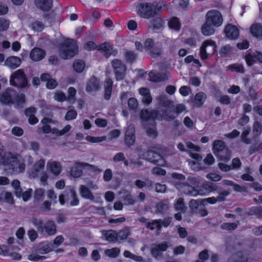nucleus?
Segmentation results:
<instances>
[{
  "instance_id": "nucleus-1",
  "label": "nucleus",
  "mask_w": 262,
  "mask_h": 262,
  "mask_svg": "<svg viewBox=\"0 0 262 262\" xmlns=\"http://www.w3.org/2000/svg\"><path fill=\"white\" fill-rule=\"evenodd\" d=\"M0 102L5 105L14 104L16 107H21L25 103V95L17 94L13 89L8 88L0 94Z\"/></svg>"
},
{
  "instance_id": "nucleus-2",
  "label": "nucleus",
  "mask_w": 262,
  "mask_h": 262,
  "mask_svg": "<svg viewBox=\"0 0 262 262\" xmlns=\"http://www.w3.org/2000/svg\"><path fill=\"white\" fill-rule=\"evenodd\" d=\"M168 110H149L148 109H143L140 112V119L143 121H148L149 120L155 121L156 120H162L164 117L166 120H172L175 118V116L169 114Z\"/></svg>"
},
{
  "instance_id": "nucleus-3",
  "label": "nucleus",
  "mask_w": 262,
  "mask_h": 262,
  "mask_svg": "<svg viewBox=\"0 0 262 262\" xmlns=\"http://www.w3.org/2000/svg\"><path fill=\"white\" fill-rule=\"evenodd\" d=\"M165 5L163 2H159L156 4L151 3H144L140 4L139 7L138 12L140 16L149 19L153 18L161 14L163 7Z\"/></svg>"
},
{
  "instance_id": "nucleus-4",
  "label": "nucleus",
  "mask_w": 262,
  "mask_h": 262,
  "mask_svg": "<svg viewBox=\"0 0 262 262\" xmlns=\"http://www.w3.org/2000/svg\"><path fill=\"white\" fill-rule=\"evenodd\" d=\"M212 150L220 161L227 162L231 159V151L222 140H216L212 144Z\"/></svg>"
},
{
  "instance_id": "nucleus-5",
  "label": "nucleus",
  "mask_w": 262,
  "mask_h": 262,
  "mask_svg": "<svg viewBox=\"0 0 262 262\" xmlns=\"http://www.w3.org/2000/svg\"><path fill=\"white\" fill-rule=\"evenodd\" d=\"M41 123L43 125L42 130L44 133H51L53 135L59 136L63 135L66 132L64 128L60 129V124L51 119L45 118L41 120Z\"/></svg>"
},
{
  "instance_id": "nucleus-6",
  "label": "nucleus",
  "mask_w": 262,
  "mask_h": 262,
  "mask_svg": "<svg viewBox=\"0 0 262 262\" xmlns=\"http://www.w3.org/2000/svg\"><path fill=\"white\" fill-rule=\"evenodd\" d=\"M215 42L211 39L205 40L200 49L199 56L202 60H205L216 52Z\"/></svg>"
},
{
  "instance_id": "nucleus-7",
  "label": "nucleus",
  "mask_w": 262,
  "mask_h": 262,
  "mask_svg": "<svg viewBox=\"0 0 262 262\" xmlns=\"http://www.w3.org/2000/svg\"><path fill=\"white\" fill-rule=\"evenodd\" d=\"M144 48L146 51L149 52L150 55L154 58L160 56L163 53L161 44H156L153 38H147L144 42Z\"/></svg>"
},
{
  "instance_id": "nucleus-8",
  "label": "nucleus",
  "mask_w": 262,
  "mask_h": 262,
  "mask_svg": "<svg viewBox=\"0 0 262 262\" xmlns=\"http://www.w3.org/2000/svg\"><path fill=\"white\" fill-rule=\"evenodd\" d=\"M111 64L114 69L116 80L120 81L124 79L127 70L126 66L121 60L118 59H113L111 62Z\"/></svg>"
},
{
  "instance_id": "nucleus-9",
  "label": "nucleus",
  "mask_w": 262,
  "mask_h": 262,
  "mask_svg": "<svg viewBox=\"0 0 262 262\" xmlns=\"http://www.w3.org/2000/svg\"><path fill=\"white\" fill-rule=\"evenodd\" d=\"M20 250L16 245H0V255L9 256L13 259L20 260L21 256L18 253Z\"/></svg>"
},
{
  "instance_id": "nucleus-10",
  "label": "nucleus",
  "mask_w": 262,
  "mask_h": 262,
  "mask_svg": "<svg viewBox=\"0 0 262 262\" xmlns=\"http://www.w3.org/2000/svg\"><path fill=\"white\" fill-rule=\"evenodd\" d=\"M10 83L17 87L26 86L27 80L24 71L19 69L13 72L10 78Z\"/></svg>"
},
{
  "instance_id": "nucleus-11",
  "label": "nucleus",
  "mask_w": 262,
  "mask_h": 262,
  "mask_svg": "<svg viewBox=\"0 0 262 262\" xmlns=\"http://www.w3.org/2000/svg\"><path fill=\"white\" fill-rule=\"evenodd\" d=\"M189 206L193 214H199L202 217L206 216L208 214V211L205 208V205L201 202V199L191 200L189 202Z\"/></svg>"
},
{
  "instance_id": "nucleus-12",
  "label": "nucleus",
  "mask_w": 262,
  "mask_h": 262,
  "mask_svg": "<svg viewBox=\"0 0 262 262\" xmlns=\"http://www.w3.org/2000/svg\"><path fill=\"white\" fill-rule=\"evenodd\" d=\"M206 20L215 27L221 26L223 23V17L221 12L214 9L210 10L206 14Z\"/></svg>"
},
{
  "instance_id": "nucleus-13",
  "label": "nucleus",
  "mask_w": 262,
  "mask_h": 262,
  "mask_svg": "<svg viewBox=\"0 0 262 262\" xmlns=\"http://www.w3.org/2000/svg\"><path fill=\"white\" fill-rule=\"evenodd\" d=\"M230 194L228 190L220 189L218 191V196L215 198L214 196L209 197L206 199H201V202L206 205L207 203L210 204H215L217 202H224L226 198Z\"/></svg>"
},
{
  "instance_id": "nucleus-14",
  "label": "nucleus",
  "mask_w": 262,
  "mask_h": 262,
  "mask_svg": "<svg viewBox=\"0 0 262 262\" xmlns=\"http://www.w3.org/2000/svg\"><path fill=\"white\" fill-rule=\"evenodd\" d=\"M43 165H34L32 170L30 172V175L33 178L40 176V180L43 185H47L48 176L46 173L44 172Z\"/></svg>"
},
{
  "instance_id": "nucleus-15",
  "label": "nucleus",
  "mask_w": 262,
  "mask_h": 262,
  "mask_svg": "<svg viewBox=\"0 0 262 262\" xmlns=\"http://www.w3.org/2000/svg\"><path fill=\"white\" fill-rule=\"evenodd\" d=\"M78 52L77 40L67 37V59L74 57Z\"/></svg>"
},
{
  "instance_id": "nucleus-16",
  "label": "nucleus",
  "mask_w": 262,
  "mask_h": 262,
  "mask_svg": "<svg viewBox=\"0 0 262 262\" xmlns=\"http://www.w3.org/2000/svg\"><path fill=\"white\" fill-rule=\"evenodd\" d=\"M98 51H100L106 58L112 55L115 56L118 54L117 49H113V46L107 42H104L98 46Z\"/></svg>"
},
{
  "instance_id": "nucleus-17",
  "label": "nucleus",
  "mask_w": 262,
  "mask_h": 262,
  "mask_svg": "<svg viewBox=\"0 0 262 262\" xmlns=\"http://www.w3.org/2000/svg\"><path fill=\"white\" fill-rule=\"evenodd\" d=\"M135 127L133 124H130L127 127L125 130L124 136L125 144L127 146H131L135 144Z\"/></svg>"
},
{
  "instance_id": "nucleus-18",
  "label": "nucleus",
  "mask_w": 262,
  "mask_h": 262,
  "mask_svg": "<svg viewBox=\"0 0 262 262\" xmlns=\"http://www.w3.org/2000/svg\"><path fill=\"white\" fill-rule=\"evenodd\" d=\"M226 36L231 40L237 39L239 35V32L237 27L234 25L229 24L224 29Z\"/></svg>"
},
{
  "instance_id": "nucleus-19",
  "label": "nucleus",
  "mask_w": 262,
  "mask_h": 262,
  "mask_svg": "<svg viewBox=\"0 0 262 262\" xmlns=\"http://www.w3.org/2000/svg\"><path fill=\"white\" fill-rule=\"evenodd\" d=\"M145 157L146 160L152 164H157L159 160L163 161L164 164H167L160 154L152 150H148L145 153Z\"/></svg>"
},
{
  "instance_id": "nucleus-20",
  "label": "nucleus",
  "mask_w": 262,
  "mask_h": 262,
  "mask_svg": "<svg viewBox=\"0 0 262 262\" xmlns=\"http://www.w3.org/2000/svg\"><path fill=\"white\" fill-rule=\"evenodd\" d=\"M100 89L99 80L95 76H92L89 80L86 86V91L88 93L98 91Z\"/></svg>"
},
{
  "instance_id": "nucleus-21",
  "label": "nucleus",
  "mask_w": 262,
  "mask_h": 262,
  "mask_svg": "<svg viewBox=\"0 0 262 262\" xmlns=\"http://www.w3.org/2000/svg\"><path fill=\"white\" fill-rule=\"evenodd\" d=\"M21 63L20 58L15 56L7 57L4 62V65L11 69H15L19 67Z\"/></svg>"
},
{
  "instance_id": "nucleus-22",
  "label": "nucleus",
  "mask_w": 262,
  "mask_h": 262,
  "mask_svg": "<svg viewBox=\"0 0 262 262\" xmlns=\"http://www.w3.org/2000/svg\"><path fill=\"white\" fill-rule=\"evenodd\" d=\"M6 173L8 175L17 174L25 171V165H5Z\"/></svg>"
},
{
  "instance_id": "nucleus-23",
  "label": "nucleus",
  "mask_w": 262,
  "mask_h": 262,
  "mask_svg": "<svg viewBox=\"0 0 262 262\" xmlns=\"http://www.w3.org/2000/svg\"><path fill=\"white\" fill-rule=\"evenodd\" d=\"M43 22L42 20L35 19L32 20L29 24V28L34 32H40L46 27L45 18H43Z\"/></svg>"
},
{
  "instance_id": "nucleus-24",
  "label": "nucleus",
  "mask_w": 262,
  "mask_h": 262,
  "mask_svg": "<svg viewBox=\"0 0 262 262\" xmlns=\"http://www.w3.org/2000/svg\"><path fill=\"white\" fill-rule=\"evenodd\" d=\"M148 75L150 80L154 82H162L168 79V76L165 73L151 71Z\"/></svg>"
},
{
  "instance_id": "nucleus-25",
  "label": "nucleus",
  "mask_w": 262,
  "mask_h": 262,
  "mask_svg": "<svg viewBox=\"0 0 262 262\" xmlns=\"http://www.w3.org/2000/svg\"><path fill=\"white\" fill-rule=\"evenodd\" d=\"M49 251V250L47 249H43L39 252H33L28 255V259L31 261L44 260L46 259L47 257L42 255V254L47 253Z\"/></svg>"
},
{
  "instance_id": "nucleus-26",
  "label": "nucleus",
  "mask_w": 262,
  "mask_h": 262,
  "mask_svg": "<svg viewBox=\"0 0 262 262\" xmlns=\"http://www.w3.org/2000/svg\"><path fill=\"white\" fill-rule=\"evenodd\" d=\"M105 239L110 243L118 242L117 232L114 230H103L101 231Z\"/></svg>"
},
{
  "instance_id": "nucleus-27",
  "label": "nucleus",
  "mask_w": 262,
  "mask_h": 262,
  "mask_svg": "<svg viewBox=\"0 0 262 262\" xmlns=\"http://www.w3.org/2000/svg\"><path fill=\"white\" fill-rule=\"evenodd\" d=\"M113 81L110 78H107L105 79L104 83V98L106 100H109L111 99L112 89H113Z\"/></svg>"
},
{
  "instance_id": "nucleus-28",
  "label": "nucleus",
  "mask_w": 262,
  "mask_h": 262,
  "mask_svg": "<svg viewBox=\"0 0 262 262\" xmlns=\"http://www.w3.org/2000/svg\"><path fill=\"white\" fill-rule=\"evenodd\" d=\"M139 91L140 94L142 96V102L146 105L150 104L152 102V98L149 90L146 88H141Z\"/></svg>"
},
{
  "instance_id": "nucleus-29",
  "label": "nucleus",
  "mask_w": 262,
  "mask_h": 262,
  "mask_svg": "<svg viewBox=\"0 0 262 262\" xmlns=\"http://www.w3.org/2000/svg\"><path fill=\"white\" fill-rule=\"evenodd\" d=\"M35 5L38 9L48 11L50 10L52 6V0H35Z\"/></svg>"
},
{
  "instance_id": "nucleus-30",
  "label": "nucleus",
  "mask_w": 262,
  "mask_h": 262,
  "mask_svg": "<svg viewBox=\"0 0 262 262\" xmlns=\"http://www.w3.org/2000/svg\"><path fill=\"white\" fill-rule=\"evenodd\" d=\"M45 56V52L42 49L38 48H34L30 53L31 59L35 61L41 60Z\"/></svg>"
},
{
  "instance_id": "nucleus-31",
  "label": "nucleus",
  "mask_w": 262,
  "mask_h": 262,
  "mask_svg": "<svg viewBox=\"0 0 262 262\" xmlns=\"http://www.w3.org/2000/svg\"><path fill=\"white\" fill-rule=\"evenodd\" d=\"M86 67L85 61L81 59H75L72 64V68L74 72L77 73H82Z\"/></svg>"
},
{
  "instance_id": "nucleus-32",
  "label": "nucleus",
  "mask_w": 262,
  "mask_h": 262,
  "mask_svg": "<svg viewBox=\"0 0 262 262\" xmlns=\"http://www.w3.org/2000/svg\"><path fill=\"white\" fill-rule=\"evenodd\" d=\"M43 233L45 232L49 235H54L56 231V226L52 221H48L43 226Z\"/></svg>"
},
{
  "instance_id": "nucleus-33",
  "label": "nucleus",
  "mask_w": 262,
  "mask_h": 262,
  "mask_svg": "<svg viewBox=\"0 0 262 262\" xmlns=\"http://www.w3.org/2000/svg\"><path fill=\"white\" fill-rule=\"evenodd\" d=\"M252 35L256 38L262 36V25L259 23L253 24L250 28Z\"/></svg>"
},
{
  "instance_id": "nucleus-34",
  "label": "nucleus",
  "mask_w": 262,
  "mask_h": 262,
  "mask_svg": "<svg viewBox=\"0 0 262 262\" xmlns=\"http://www.w3.org/2000/svg\"><path fill=\"white\" fill-rule=\"evenodd\" d=\"M79 191L80 194L82 198L90 200L91 201L94 200L95 197L88 187L84 185H81L80 187Z\"/></svg>"
},
{
  "instance_id": "nucleus-35",
  "label": "nucleus",
  "mask_w": 262,
  "mask_h": 262,
  "mask_svg": "<svg viewBox=\"0 0 262 262\" xmlns=\"http://www.w3.org/2000/svg\"><path fill=\"white\" fill-rule=\"evenodd\" d=\"M168 26L171 29L176 31H179L181 28V24L177 17H171L168 21Z\"/></svg>"
},
{
  "instance_id": "nucleus-36",
  "label": "nucleus",
  "mask_w": 262,
  "mask_h": 262,
  "mask_svg": "<svg viewBox=\"0 0 262 262\" xmlns=\"http://www.w3.org/2000/svg\"><path fill=\"white\" fill-rule=\"evenodd\" d=\"M163 27V20L161 18L157 17L151 19L149 24V28L153 31H158Z\"/></svg>"
},
{
  "instance_id": "nucleus-37",
  "label": "nucleus",
  "mask_w": 262,
  "mask_h": 262,
  "mask_svg": "<svg viewBox=\"0 0 262 262\" xmlns=\"http://www.w3.org/2000/svg\"><path fill=\"white\" fill-rule=\"evenodd\" d=\"M36 109L34 107H30L25 111L26 115L29 117V122L31 124H35L38 122V120L34 116Z\"/></svg>"
},
{
  "instance_id": "nucleus-38",
  "label": "nucleus",
  "mask_w": 262,
  "mask_h": 262,
  "mask_svg": "<svg viewBox=\"0 0 262 262\" xmlns=\"http://www.w3.org/2000/svg\"><path fill=\"white\" fill-rule=\"evenodd\" d=\"M40 78L42 81H47V87L49 89H53L57 85L56 81L50 78V75L48 74H43L41 75Z\"/></svg>"
},
{
  "instance_id": "nucleus-39",
  "label": "nucleus",
  "mask_w": 262,
  "mask_h": 262,
  "mask_svg": "<svg viewBox=\"0 0 262 262\" xmlns=\"http://www.w3.org/2000/svg\"><path fill=\"white\" fill-rule=\"evenodd\" d=\"M201 32L205 36H210L214 33V29L213 26L206 20L201 27Z\"/></svg>"
},
{
  "instance_id": "nucleus-40",
  "label": "nucleus",
  "mask_w": 262,
  "mask_h": 262,
  "mask_svg": "<svg viewBox=\"0 0 262 262\" xmlns=\"http://www.w3.org/2000/svg\"><path fill=\"white\" fill-rule=\"evenodd\" d=\"M207 98V96L204 92L197 93L194 99V102L195 104L198 106L201 107L205 102Z\"/></svg>"
},
{
  "instance_id": "nucleus-41",
  "label": "nucleus",
  "mask_w": 262,
  "mask_h": 262,
  "mask_svg": "<svg viewBox=\"0 0 262 262\" xmlns=\"http://www.w3.org/2000/svg\"><path fill=\"white\" fill-rule=\"evenodd\" d=\"M130 234V229L128 227H125L117 232L118 242L120 243L126 239Z\"/></svg>"
},
{
  "instance_id": "nucleus-42",
  "label": "nucleus",
  "mask_w": 262,
  "mask_h": 262,
  "mask_svg": "<svg viewBox=\"0 0 262 262\" xmlns=\"http://www.w3.org/2000/svg\"><path fill=\"white\" fill-rule=\"evenodd\" d=\"M0 202H5L12 204L14 200L11 192L3 191L0 193Z\"/></svg>"
},
{
  "instance_id": "nucleus-43",
  "label": "nucleus",
  "mask_w": 262,
  "mask_h": 262,
  "mask_svg": "<svg viewBox=\"0 0 262 262\" xmlns=\"http://www.w3.org/2000/svg\"><path fill=\"white\" fill-rule=\"evenodd\" d=\"M202 188L208 192L216 191L218 190V186L216 184L208 181H205L203 183Z\"/></svg>"
},
{
  "instance_id": "nucleus-44",
  "label": "nucleus",
  "mask_w": 262,
  "mask_h": 262,
  "mask_svg": "<svg viewBox=\"0 0 262 262\" xmlns=\"http://www.w3.org/2000/svg\"><path fill=\"white\" fill-rule=\"evenodd\" d=\"M5 158L6 160L5 161V162L6 163V164H17L20 162L19 160L20 158L19 156L11 153H8L6 155Z\"/></svg>"
},
{
  "instance_id": "nucleus-45",
  "label": "nucleus",
  "mask_w": 262,
  "mask_h": 262,
  "mask_svg": "<svg viewBox=\"0 0 262 262\" xmlns=\"http://www.w3.org/2000/svg\"><path fill=\"white\" fill-rule=\"evenodd\" d=\"M124 57L127 62L134 63L138 57V55L134 51H127L125 52Z\"/></svg>"
},
{
  "instance_id": "nucleus-46",
  "label": "nucleus",
  "mask_w": 262,
  "mask_h": 262,
  "mask_svg": "<svg viewBox=\"0 0 262 262\" xmlns=\"http://www.w3.org/2000/svg\"><path fill=\"white\" fill-rule=\"evenodd\" d=\"M147 228L151 230L156 229L158 232L161 230V220H154L151 222L147 223Z\"/></svg>"
},
{
  "instance_id": "nucleus-47",
  "label": "nucleus",
  "mask_w": 262,
  "mask_h": 262,
  "mask_svg": "<svg viewBox=\"0 0 262 262\" xmlns=\"http://www.w3.org/2000/svg\"><path fill=\"white\" fill-rule=\"evenodd\" d=\"M227 69L231 72H236L243 74L245 73L244 68L242 64L233 63L231 64L227 67Z\"/></svg>"
},
{
  "instance_id": "nucleus-48",
  "label": "nucleus",
  "mask_w": 262,
  "mask_h": 262,
  "mask_svg": "<svg viewBox=\"0 0 262 262\" xmlns=\"http://www.w3.org/2000/svg\"><path fill=\"white\" fill-rule=\"evenodd\" d=\"M76 90L73 87H70L68 90V96H67V101L73 103L76 100Z\"/></svg>"
},
{
  "instance_id": "nucleus-49",
  "label": "nucleus",
  "mask_w": 262,
  "mask_h": 262,
  "mask_svg": "<svg viewBox=\"0 0 262 262\" xmlns=\"http://www.w3.org/2000/svg\"><path fill=\"white\" fill-rule=\"evenodd\" d=\"M83 165H76L73 167L71 170V174L75 178L80 177L82 174V167Z\"/></svg>"
},
{
  "instance_id": "nucleus-50",
  "label": "nucleus",
  "mask_w": 262,
  "mask_h": 262,
  "mask_svg": "<svg viewBox=\"0 0 262 262\" xmlns=\"http://www.w3.org/2000/svg\"><path fill=\"white\" fill-rule=\"evenodd\" d=\"M251 132V127L250 126H247L244 128V130L242 133L241 135V140L242 141L247 144H250L251 141L248 138V136L250 134Z\"/></svg>"
},
{
  "instance_id": "nucleus-51",
  "label": "nucleus",
  "mask_w": 262,
  "mask_h": 262,
  "mask_svg": "<svg viewBox=\"0 0 262 262\" xmlns=\"http://www.w3.org/2000/svg\"><path fill=\"white\" fill-rule=\"evenodd\" d=\"M174 207L177 210H180L183 212H185L187 209V207L185 206L184 202V199L182 198H180L177 200L174 205Z\"/></svg>"
},
{
  "instance_id": "nucleus-52",
  "label": "nucleus",
  "mask_w": 262,
  "mask_h": 262,
  "mask_svg": "<svg viewBox=\"0 0 262 262\" xmlns=\"http://www.w3.org/2000/svg\"><path fill=\"white\" fill-rule=\"evenodd\" d=\"M31 223L37 229L38 231L41 233H43V228L42 221L36 217H32L31 220Z\"/></svg>"
},
{
  "instance_id": "nucleus-53",
  "label": "nucleus",
  "mask_w": 262,
  "mask_h": 262,
  "mask_svg": "<svg viewBox=\"0 0 262 262\" xmlns=\"http://www.w3.org/2000/svg\"><path fill=\"white\" fill-rule=\"evenodd\" d=\"M105 254L110 257H116L120 254V250L118 248H113L111 249H106L105 250Z\"/></svg>"
},
{
  "instance_id": "nucleus-54",
  "label": "nucleus",
  "mask_w": 262,
  "mask_h": 262,
  "mask_svg": "<svg viewBox=\"0 0 262 262\" xmlns=\"http://www.w3.org/2000/svg\"><path fill=\"white\" fill-rule=\"evenodd\" d=\"M77 116L76 111L73 106H68L67 112V120H71L75 119Z\"/></svg>"
},
{
  "instance_id": "nucleus-55",
  "label": "nucleus",
  "mask_w": 262,
  "mask_h": 262,
  "mask_svg": "<svg viewBox=\"0 0 262 262\" xmlns=\"http://www.w3.org/2000/svg\"><path fill=\"white\" fill-rule=\"evenodd\" d=\"M237 227V225L235 223H224L221 225V228L223 230L227 231H233Z\"/></svg>"
},
{
  "instance_id": "nucleus-56",
  "label": "nucleus",
  "mask_w": 262,
  "mask_h": 262,
  "mask_svg": "<svg viewBox=\"0 0 262 262\" xmlns=\"http://www.w3.org/2000/svg\"><path fill=\"white\" fill-rule=\"evenodd\" d=\"M185 110V106L183 104H179L176 105L173 108L172 111L170 110L169 109H167V110H168V112H170L169 114L174 115L176 117V116L173 114V113L178 115L182 113Z\"/></svg>"
},
{
  "instance_id": "nucleus-57",
  "label": "nucleus",
  "mask_w": 262,
  "mask_h": 262,
  "mask_svg": "<svg viewBox=\"0 0 262 262\" xmlns=\"http://www.w3.org/2000/svg\"><path fill=\"white\" fill-rule=\"evenodd\" d=\"M85 139L91 143H99L106 140V137L105 136L101 137H93L92 136H87Z\"/></svg>"
},
{
  "instance_id": "nucleus-58",
  "label": "nucleus",
  "mask_w": 262,
  "mask_h": 262,
  "mask_svg": "<svg viewBox=\"0 0 262 262\" xmlns=\"http://www.w3.org/2000/svg\"><path fill=\"white\" fill-rule=\"evenodd\" d=\"M262 133V126L258 121L254 122L253 127V134L255 136H259Z\"/></svg>"
},
{
  "instance_id": "nucleus-59",
  "label": "nucleus",
  "mask_w": 262,
  "mask_h": 262,
  "mask_svg": "<svg viewBox=\"0 0 262 262\" xmlns=\"http://www.w3.org/2000/svg\"><path fill=\"white\" fill-rule=\"evenodd\" d=\"M128 106L130 110L135 111L138 107V102L135 98H130L127 101Z\"/></svg>"
},
{
  "instance_id": "nucleus-60",
  "label": "nucleus",
  "mask_w": 262,
  "mask_h": 262,
  "mask_svg": "<svg viewBox=\"0 0 262 262\" xmlns=\"http://www.w3.org/2000/svg\"><path fill=\"white\" fill-rule=\"evenodd\" d=\"M70 200V204L71 206H76L79 204V200L77 196V194L75 190H71V198H69Z\"/></svg>"
},
{
  "instance_id": "nucleus-61",
  "label": "nucleus",
  "mask_w": 262,
  "mask_h": 262,
  "mask_svg": "<svg viewBox=\"0 0 262 262\" xmlns=\"http://www.w3.org/2000/svg\"><path fill=\"white\" fill-rule=\"evenodd\" d=\"M168 209V204L167 202H160L157 205V212L163 213Z\"/></svg>"
},
{
  "instance_id": "nucleus-62",
  "label": "nucleus",
  "mask_w": 262,
  "mask_h": 262,
  "mask_svg": "<svg viewBox=\"0 0 262 262\" xmlns=\"http://www.w3.org/2000/svg\"><path fill=\"white\" fill-rule=\"evenodd\" d=\"M83 47L88 51H91L95 49L98 50V46L93 41H87L84 44Z\"/></svg>"
},
{
  "instance_id": "nucleus-63",
  "label": "nucleus",
  "mask_w": 262,
  "mask_h": 262,
  "mask_svg": "<svg viewBox=\"0 0 262 262\" xmlns=\"http://www.w3.org/2000/svg\"><path fill=\"white\" fill-rule=\"evenodd\" d=\"M220 168L223 171H228L231 169H238L241 165H219Z\"/></svg>"
},
{
  "instance_id": "nucleus-64",
  "label": "nucleus",
  "mask_w": 262,
  "mask_h": 262,
  "mask_svg": "<svg viewBox=\"0 0 262 262\" xmlns=\"http://www.w3.org/2000/svg\"><path fill=\"white\" fill-rule=\"evenodd\" d=\"M123 254L125 257H127V258H131L133 260H135V261H140L143 259L141 256H137L134 254H132L128 251H125L124 252Z\"/></svg>"
}]
</instances>
